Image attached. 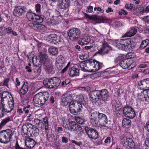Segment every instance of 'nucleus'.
<instances>
[{
  "instance_id": "obj_1",
  "label": "nucleus",
  "mask_w": 149,
  "mask_h": 149,
  "mask_svg": "<svg viewBox=\"0 0 149 149\" xmlns=\"http://www.w3.org/2000/svg\"><path fill=\"white\" fill-rule=\"evenodd\" d=\"M75 100L71 102L69 105V109L73 114L77 115L82 110L83 105L85 106L87 103L86 97L82 95L76 96Z\"/></svg>"
},
{
  "instance_id": "obj_2",
  "label": "nucleus",
  "mask_w": 149,
  "mask_h": 149,
  "mask_svg": "<svg viewBox=\"0 0 149 149\" xmlns=\"http://www.w3.org/2000/svg\"><path fill=\"white\" fill-rule=\"evenodd\" d=\"M90 96L94 102L97 103L99 105L109 101L110 98V93L106 89L95 90L91 91Z\"/></svg>"
},
{
  "instance_id": "obj_3",
  "label": "nucleus",
  "mask_w": 149,
  "mask_h": 149,
  "mask_svg": "<svg viewBox=\"0 0 149 149\" xmlns=\"http://www.w3.org/2000/svg\"><path fill=\"white\" fill-rule=\"evenodd\" d=\"M90 119L92 124L95 126L100 125L107 127L106 125L108 122L107 117L103 113L97 111L92 112L91 114Z\"/></svg>"
},
{
  "instance_id": "obj_4",
  "label": "nucleus",
  "mask_w": 149,
  "mask_h": 149,
  "mask_svg": "<svg viewBox=\"0 0 149 149\" xmlns=\"http://www.w3.org/2000/svg\"><path fill=\"white\" fill-rule=\"evenodd\" d=\"M49 97V93L46 91L37 94L34 96L33 99L34 105L38 107L42 106L48 100Z\"/></svg>"
},
{
  "instance_id": "obj_5",
  "label": "nucleus",
  "mask_w": 149,
  "mask_h": 149,
  "mask_svg": "<svg viewBox=\"0 0 149 149\" xmlns=\"http://www.w3.org/2000/svg\"><path fill=\"white\" fill-rule=\"evenodd\" d=\"M14 133L10 129L1 131L0 132V142L3 144H8L11 142L13 139Z\"/></svg>"
},
{
  "instance_id": "obj_6",
  "label": "nucleus",
  "mask_w": 149,
  "mask_h": 149,
  "mask_svg": "<svg viewBox=\"0 0 149 149\" xmlns=\"http://www.w3.org/2000/svg\"><path fill=\"white\" fill-rule=\"evenodd\" d=\"M116 42V41H115L109 38L104 39L102 43V47L97 53L102 55L108 53L109 50H112V48L108 45V43L115 46Z\"/></svg>"
},
{
  "instance_id": "obj_7",
  "label": "nucleus",
  "mask_w": 149,
  "mask_h": 149,
  "mask_svg": "<svg viewBox=\"0 0 149 149\" xmlns=\"http://www.w3.org/2000/svg\"><path fill=\"white\" fill-rule=\"evenodd\" d=\"M63 125L66 130L76 132L81 135L83 133V128L75 122L71 121L69 122L68 124H63Z\"/></svg>"
},
{
  "instance_id": "obj_8",
  "label": "nucleus",
  "mask_w": 149,
  "mask_h": 149,
  "mask_svg": "<svg viewBox=\"0 0 149 149\" xmlns=\"http://www.w3.org/2000/svg\"><path fill=\"white\" fill-rule=\"evenodd\" d=\"M61 82L60 79L56 77L45 78L43 81V84L46 87L50 89L58 87Z\"/></svg>"
},
{
  "instance_id": "obj_9",
  "label": "nucleus",
  "mask_w": 149,
  "mask_h": 149,
  "mask_svg": "<svg viewBox=\"0 0 149 149\" xmlns=\"http://www.w3.org/2000/svg\"><path fill=\"white\" fill-rule=\"evenodd\" d=\"M81 31L78 28H72L68 31V35L70 40L75 41L77 40L79 37Z\"/></svg>"
},
{
  "instance_id": "obj_10",
  "label": "nucleus",
  "mask_w": 149,
  "mask_h": 149,
  "mask_svg": "<svg viewBox=\"0 0 149 149\" xmlns=\"http://www.w3.org/2000/svg\"><path fill=\"white\" fill-rule=\"evenodd\" d=\"M26 17L30 21H38L39 22H43L45 19V16L42 15H38L31 12L27 13Z\"/></svg>"
},
{
  "instance_id": "obj_11",
  "label": "nucleus",
  "mask_w": 149,
  "mask_h": 149,
  "mask_svg": "<svg viewBox=\"0 0 149 149\" xmlns=\"http://www.w3.org/2000/svg\"><path fill=\"white\" fill-rule=\"evenodd\" d=\"M123 114L126 117L130 119L134 118L136 114L134 109L128 105L125 106L123 109Z\"/></svg>"
},
{
  "instance_id": "obj_12",
  "label": "nucleus",
  "mask_w": 149,
  "mask_h": 149,
  "mask_svg": "<svg viewBox=\"0 0 149 149\" xmlns=\"http://www.w3.org/2000/svg\"><path fill=\"white\" fill-rule=\"evenodd\" d=\"M121 143L123 146L127 148H132L135 146V143L133 140L130 138H127L124 136L121 139Z\"/></svg>"
},
{
  "instance_id": "obj_13",
  "label": "nucleus",
  "mask_w": 149,
  "mask_h": 149,
  "mask_svg": "<svg viewBox=\"0 0 149 149\" xmlns=\"http://www.w3.org/2000/svg\"><path fill=\"white\" fill-rule=\"evenodd\" d=\"M84 128L88 137L94 139H97L98 137V133L93 128L88 127L87 126L85 127L82 126Z\"/></svg>"
},
{
  "instance_id": "obj_14",
  "label": "nucleus",
  "mask_w": 149,
  "mask_h": 149,
  "mask_svg": "<svg viewBox=\"0 0 149 149\" xmlns=\"http://www.w3.org/2000/svg\"><path fill=\"white\" fill-rule=\"evenodd\" d=\"M76 96H74V94L71 95L70 94H63L62 96L61 100V104L63 106H66L72 102V98H73L74 99Z\"/></svg>"
},
{
  "instance_id": "obj_15",
  "label": "nucleus",
  "mask_w": 149,
  "mask_h": 149,
  "mask_svg": "<svg viewBox=\"0 0 149 149\" xmlns=\"http://www.w3.org/2000/svg\"><path fill=\"white\" fill-rule=\"evenodd\" d=\"M14 104V100L13 97H10L8 103L2 107L5 113H10L13 109Z\"/></svg>"
},
{
  "instance_id": "obj_16",
  "label": "nucleus",
  "mask_w": 149,
  "mask_h": 149,
  "mask_svg": "<svg viewBox=\"0 0 149 149\" xmlns=\"http://www.w3.org/2000/svg\"><path fill=\"white\" fill-rule=\"evenodd\" d=\"M137 98L139 100L142 101L148 102V97L149 94V91L143 90H138Z\"/></svg>"
},
{
  "instance_id": "obj_17",
  "label": "nucleus",
  "mask_w": 149,
  "mask_h": 149,
  "mask_svg": "<svg viewBox=\"0 0 149 149\" xmlns=\"http://www.w3.org/2000/svg\"><path fill=\"white\" fill-rule=\"evenodd\" d=\"M26 8L24 6H18L16 7L14 10V15L17 16L23 15L26 12Z\"/></svg>"
},
{
  "instance_id": "obj_18",
  "label": "nucleus",
  "mask_w": 149,
  "mask_h": 149,
  "mask_svg": "<svg viewBox=\"0 0 149 149\" xmlns=\"http://www.w3.org/2000/svg\"><path fill=\"white\" fill-rule=\"evenodd\" d=\"M87 61V63H89L91 66H93L94 70L95 71H97L102 67V64L95 60H91V61Z\"/></svg>"
},
{
  "instance_id": "obj_19",
  "label": "nucleus",
  "mask_w": 149,
  "mask_h": 149,
  "mask_svg": "<svg viewBox=\"0 0 149 149\" xmlns=\"http://www.w3.org/2000/svg\"><path fill=\"white\" fill-rule=\"evenodd\" d=\"M65 64V60L63 56L61 55L59 56L56 58V66L57 68L61 70Z\"/></svg>"
},
{
  "instance_id": "obj_20",
  "label": "nucleus",
  "mask_w": 149,
  "mask_h": 149,
  "mask_svg": "<svg viewBox=\"0 0 149 149\" xmlns=\"http://www.w3.org/2000/svg\"><path fill=\"white\" fill-rule=\"evenodd\" d=\"M126 39H120L116 41L115 46L121 50H125L126 48Z\"/></svg>"
},
{
  "instance_id": "obj_21",
  "label": "nucleus",
  "mask_w": 149,
  "mask_h": 149,
  "mask_svg": "<svg viewBox=\"0 0 149 149\" xmlns=\"http://www.w3.org/2000/svg\"><path fill=\"white\" fill-rule=\"evenodd\" d=\"M70 4V0H61V2H59L58 6L60 9H65L69 7Z\"/></svg>"
},
{
  "instance_id": "obj_22",
  "label": "nucleus",
  "mask_w": 149,
  "mask_h": 149,
  "mask_svg": "<svg viewBox=\"0 0 149 149\" xmlns=\"http://www.w3.org/2000/svg\"><path fill=\"white\" fill-rule=\"evenodd\" d=\"M36 144V141L31 138H28L25 139V145L29 148H33Z\"/></svg>"
},
{
  "instance_id": "obj_23",
  "label": "nucleus",
  "mask_w": 149,
  "mask_h": 149,
  "mask_svg": "<svg viewBox=\"0 0 149 149\" xmlns=\"http://www.w3.org/2000/svg\"><path fill=\"white\" fill-rule=\"evenodd\" d=\"M90 42L89 37L87 34H85L81 38L79 41V44L81 45L88 44Z\"/></svg>"
},
{
  "instance_id": "obj_24",
  "label": "nucleus",
  "mask_w": 149,
  "mask_h": 149,
  "mask_svg": "<svg viewBox=\"0 0 149 149\" xmlns=\"http://www.w3.org/2000/svg\"><path fill=\"white\" fill-rule=\"evenodd\" d=\"M119 65L123 69L128 68V69H130L132 68V67H130L131 65L128 59H125L121 61Z\"/></svg>"
},
{
  "instance_id": "obj_25",
  "label": "nucleus",
  "mask_w": 149,
  "mask_h": 149,
  "mask_svg": "<svg viewBox=\"0 0 149 149\" xmlns=\"http://www.w3.org/2000/svg\"><path fill=\"white\" fill-rule=\"evenodd\" d=\"M28 84L27 82L25 81L24 82L21 88L19 89V93L22 95H25L28 92Z\"/></svg>"
},
{
  "instance_id": "obj_26",
  "label": "nucleus",
  "mask_w": 149,
  "mask_h": 149,
  "mask_svg": "<svg viewBox=\"0 0 149 149\" xmlns=\"http://www.w3.org/2000/svg\"><path fill=\"white\" fill-rule=\"evenodd\" d=\"M138 90L147 91L146 79H144L139 81L137 84Z\"/></svg>"
},
{
  "instance_id": "obj_27",
  "label": "nucleus",
  "mask_w": 149,
  "mask_h": 149,
  "mask_svg": "<svg viewBox=\"0 0 149 149\" xmlns=\"http://www.w3.org/2000/svg\"><path fill=\"white\" fill-rule=\"evenodd\" d=\"M68 73L70 77L77 76L79 75V70L77 68L72 67L69 69Z\"/></svg>"
},
{
  "instance_id": "obj_28",
  "label": "nucleus",
  "mask_w": 149,
  "mask_h": 149,
  "mask_svg": "<svg viewBox=\"0 0 149 149\" xmlns=\"http://www.w3.org/2000/svg\"><path fill=\"white\" fill-rule=\"evenodd\" d=\"M42 22H38V21H36L35 22L29 23L28 25L29 27L31 29L38 31L39 24H40V23Z\"/></svg>"
},
{
  "instance_id": "obj_29",
  "label": "nucleus",
  "mask_w": 149,
  "mask_h": 149,
  "mask_svg": "<svg viewBox=\"0 0 149 149\" xmlns=\"http://www.w3.org/2000/svg\"><path fill=\"white\" fill-rule=\"evenodd\" d=\"M42 22H38V21H36L35 22L29 23L28 25L29 27L31 29L38 31L39 24H40V23Z\"/></svg>"
},
{
  "instance_id": "obj_30",
  "label": "nucleus",
  "mask_w": 149,
  "mask_h": 149,
  "mask_svg": "<svg viewBox=\"0 0 149 149\" xmlns=\"http://www.w3.org/2000/svg\"><path fill=\"white\" fill-rule=\"evenodd\" d=\"M136 32V30L134 27H132L130 29L129 32L125 33L124 36L125 37H130L134 35Z\"/></svg>"
},
{
  "instance_id": "obj_31",
  "label": "nucleus",
  "mask_w": 149,
  "mask_h": 149,
  "mask_svg": "<svg viewBox=\"0 0 149 149\" xmlns=\"http://www.w3.org/2000/svg\"><path fill=\"white\" fill-rule=\"evenodd\" d=\"M30 134H33L34 136H36L39 134V131L37 127L35 125H33L32 127V128L31 129Z\"/></svg>"
},
{
  "instance_id": "obj_32",
  "label": "nucleus",
  "mask_w": 149,
  "mask_h": 149,
  "mask_svg": "<svg viewBox=\"0 0 149 149\" xmlns=\"http://www.w3.org/2000/svg\"><path fill=\"white\" fill-rule=\"evenodd\" d=\"M48 52L52 56H55L58 54V49L55 47H51L48 49Z\"/></svg>"
},
{
  "instance_id": "obj_33",
  "label": "nucleus",
  "mask_w": 149,
  "mask_h": 149,
  "mask_svg": "<svg viewBox=\"0 0 149 149\" xmlns=\"http://www.w3.org/2000/svg\"><path fill=\"white\" fill-rule=\"evenodd\" d=\"M53 19H51L50 21L48 22V24L49 26H53L58 24L59 23V20L57 19L56 17Z\"/></svg>"
},
{
  "instance_id": "obj_34",
  "label": "nucleus",
  "mask_w": 149,
  "mask_h": 149,
  "mask_svg": "<svg viewBox=\"0 0 149 149\" xmlns=\"http://www.w3.org/2000/svg\"><path fill=\"white\" fill-rule=\"evenodd\" d=\"M45 134L47 140L49 142H54L53 134H52L51 133L47 131L45 132Z\"/></svg>"
},
{
  "instance_id": "obj_35",
  "label": "nucleus",
  "mask_w": 149,
  "mask_h": 149,
  "mask_svg": "<svg viewBox=\"0 0 149 149\" xmlns=\"http://www.w3.org/2000/svg\"><path fill=\"white\" fill-rule=\"evenodd\" d=\"M39 57L40 61L43 63H45L48 60V56L47 55L45 54L40 53L39 55Z\"/></svg>"
},
{
  "instance_id": "obj_36",
  "label": "nucleus",
  "mask_w": 149,
  "mask_h": 149,
  "mask_svg": "<svg viewBox=\"0 0 149 149\" xmlns=\"http://www.w3.org/2000/svg\"><path fill=\"white\" fill-rule=\"evenodd\" d=\"M122 125L124 127L129 126L131 124L130 120L126 118H124L122 120Z\"/></svg>"
},
{
  "instance_id": "obj_37",
  "label": "nucleus",
  "mask_w": 149,
  "mask_h": 149,
  "mask_svg": "<svg viewBox=\"0 0 149 149\" xmlns=\"http://www.w3.org/2000/svg\"><path fill=\"white\" fill-rule=\"evenodd\" d=\"M10 120V118L7 117L3 120L0 123V130Z\"/></svg>"
},
{
  "instance_id": "obj_38",
  "label": "nucleus",
  "mask_w": 149,
  "mask_h": 149,
  "mask_svg": "<svg viewBox=\"0 0 149 149\" xmlns=\"http://www.w3.org/2000/svg\"><path fill=\"white\" fill-rule=\"evenodd\" d=\"M149 44V40L148 39H146L142 42L139 48L141 49H143L145 48Z\"/></svg>"
},
{
  "instance_id": "obj_39",
  "label": "nucleus",
  "mask_w": 149,
  "mask_h": 149,
  "mask_svg": "<svg viewBox=\"0 0 149 149\" xmlns=\"http://www.w3.org/2000/svg\"><path fill=\"white\" fill-rule=\"evenodd\" d=\"M42 124L44 125L45 129L46 130H48L49 129V124L48 119L47 117H45L43 120Z\"/></svg>"
},
{
  "instance_id": "obj_40",
  "label": "nucleus",
  "mask_w": 149,
  "mask_h": 149,
  "mask_svg": "<svg viewBox=\"0 0 149 149\" xmlns=\"http://www.w3.org/2000/svg\"><path fill=\"white\" fill-rule=\"evenodd\" d=\"M22 131L24 134L26 135L29 134V132H31L30 130H29L28 128L26 127V125H24L22 126Z\"/></svg>"
},
{
  "instance_id": "obj_41",
  "label": "nucleus",
  "mask_w": 149,
  "mask_h": 149,
  "mask_svg": "<svg viewBox=\"0 0 149 149\" xmlns=\"http://www.w3.org/2000/svg\"><path fill=\"white\" fill-rule=\"evenodd\" d=\"M31 105L29 104L27 105H25L24 107L23 108V110L25 112V113H28L30 112H31Z\"/></svg>"
},
{
  "instance_id": "obj_42",
  "label": "nucleus",
  "mask_w": 149,
  "mask_h": 149,
  "mask_svg": "<svg viewBox=\"0 0 149 149\" xmlns=\"http://www.w3.org/2000/svg\"><path fill=\"white\" fill-rule=\"evenodd\" d=\"M46 27L45 25L42 24L41 23H40V24H39L38 31L39 32H43L46 30Z\"/></svg>"
},
{
  "instance_id": "obj_43",
  "label": "nucleus",
  "mask_w": 149,
  "mask_h": 149,
  "mask_svg": "<svg viewBox=\"0 0 149 149\" xmlns=\"http://www.w3.org/2000/svg\"><path fill=\"white\" fill-rule=\"evenodd\" d=\"M75 120L79 124L83 125L84 124L85 122V120L79 117H76Z\"/></svg>"
},
{
  "instance_id": "obj_44",
  "label": "nucleus",
  "mask_w": 149,
  "mask_h": 149,
  "mask_svg": "<svg viewBox=\"0 0 149 149\" xmlns=\"http://www.w3.org/2000/svg\"><path fill=\"white\" fill-rule=\"evenodd\" d=\"M46 68L48 71L50 73H52L54 72V66L50 64L48 65Z\"/></svg>"
},
{
  "instance_id": "obj_45",
  "label": "nucleus",
  "mask_w": 149,
  "mask_h": 149,
  "mask_svg": "<svg viewBox=\"0 0 149 149\" xmlns=\"http://www.w3.org/2000/svg\"><path fill=\"white\" fill-rule=\"evenodd\" d=\"M126 46L128 49L130 48L131 44L133 42V40L130 39H126Z\"/></svg>"
},
{
  "instance_id": "obj_46",
  "label": "nucleus",
  "mask_w": 149,
  "mask_h": 149,
  "mask_svg": "<svg viewBox=\"0 0 149 149\" xmlns=\"http://www.w3.org/2000/svg\"><path fill=\"white\" fill-rule=\"evenodd\" d=\"M56 35L55 34H51L48 36V38L49 39V40L51 42H53L54 40H55L56 36Z\"/></svg>"
},
{
  "instance_id": "obj_47",
  "label": "nucleus",
  "mask_w": 149,
  "mask_h": 149,
  "mask_svg": "<svg viewBox=\"0 0 149 149\" xmlns=\"http://www.w3.org/2000/svg\"><path fill=\"white\" fill-rule=\"evenodd\" d=\"M136 10L137 11L140 13H144V8L143 6L139 5L137 7Z\"/></svg>"
},
{
  "instance_id": "obj_48",
  "label": "nucleus",
  "mask_w": 149,
  "mask_h": 149,
  "mask_svg": "<svg viewBox=\"0 0 149 149\" xmlns=\"http://www.w3.org/2000/svg\"><path fill=\"white\" fill-rule=\"evenodd\" d=\"M51 10L50 9H48L47 11H45L44 14L46 17L49 18L50 17V14L51 13Z\"/></svg>"
},
{
  "instance_id": "obj_49",
  "label": "nucleus",
  "mask_w": 149,
  "mask_h": 149,
  "mask_svg": "<svg viewBox=\"0 0 149 149\" xmlns=\"http://www.w3.org/2000/svg\"><path fill=\"white\" fill-rule=\"evenodd\" d=\"M1 98H8V93L7 91L3 92L2 94L0 95Z\"/></svg>"
},
{
  "instance_id": "obj_50",
  "label": "nucleus",
  "mask_w": 149,
  "mask_h": 149,
  "mask_svg": "<svg viewBox=\"0 0 149 149\" xmlns=\"http://www.w3.org/2000/svg\"><path fill=\"white\" fill-rule=\"evenodd\" d=\"M1 103L2 105V106H3L8 103V98H1Z\"/></svg>"
},
{
  "instance_id": "obj_51",
  "label": "nucleus",
  "mask_w": 149,
  "mask_h": 149,
  "mask_svg": "<svg viewBox=\"0 0 149 149\" xmlns=\"http://www.w3.org/2000/svg\"><path fill=\"white\" fill-rule=\"evenodd\" d=\"M87 10L86 11V12L87 13H92L93 12V7L89 6L87 8Z\"/></svg>"
},
{
  "instance_id": "obj_52",
  "label": "nucleus",
  "mask_w": 149,
  "mask_h": 149,
  "mask_svg": "<svg viewBox=\"0 0 149 149\" xmlns=\"http://www.w3.org/2000/svg\"><path fill=\"white\" fill-rule=\"evenodd\" d=\"M70 81V80L69 79H65V80L63 81L61 83V85L63 86H65L69 84Z\"/></svg>"
},
{
  "instance_id": "obj_53",
  "label": "nucleus",
  "mask_w": 149,
  "mask_h": 149,
  "mask_svg": "<svg viewBox=\"0 0 149 149\" xmlns=\"http://www.w3.org/2000/svg\"><path fill=\"white\" fill-rule=\"evenodd\" d=\"M35 9L37 13H39L40 11L41 5L39 4H37L35 5Z\"/></svg>"
},
{
  "instance_id": "obj_54",
  "label": "nucleus",
  "mask_w": 149,
  "mask_h": 149,
  "mask_svg": "<svg viewBox=\"0 0 149 149\" xmlns=\"http://www.w3.org/2000/svg\"><path fill=\"white\" fill-rule=\"evenodd\" d=\"M87 61H91V60H86V65H85L84 69H82V70L84 72H86L88 71V69H87L88 67L87 66V65H89V63H87Z\"/></svg>"
},
{
  "instance_id": "obj_55",
  "label": "nucleus",
  "mask_w": 149,
  "mask_h": 149,
  "mask_svg": "<svg viewBox=\"0 0 149 149\" xmlns=\"http://www.w3.org/2000/svg\"><path fill=\"white\" fill-rule=\"evenodd\" d=\"M85 65H86V60L81 61L80 63L79 66L82 70L84 69Z\"/></svg>"
},
{
  "instance_id": "obj_56",
  "label": "nucleus",
  "mask_w": 149,
  "mask_h": 149,
  "mask_svg": "<svg viewBox=\"0 0 149 149\" xmlns=\"http://www.w3.org/2000/svg\"><path fill=\"white\" fill-rule=\"evenodd\" d=\"M136 55L134 53L131 52L127 54L128 57L129 58H134L135 57Z\"/></svg>"
},
{
  "instance_id": "obj_57",
  "label": "nucleus",
  "mask_w": 149,
  "mask_h": 149,
  "mask_svg": "<svg viewBox=\"0 0 149 149\" xmlns=\"http://www.w3.org/2000/svg\"><path fill=\"white\" fill-rule=\"evenodd\" d=\"M5 112L2 107H0V118H2L4 116Z\"/></svg>"
},
{
  "instance_id": "obj_58",
  "label": "nucleus",
  "mask_w": 149,
  "mask_h": 149,
  "mask_svg": "<svg viewBox=\"0 0 149 149\" xmlns=\"http://www.w3.org/2000/svg\"><path fill=\"white\" fill-rule=\"evenodd\" d=\"M94 10L95 11H98L100 12L101 13H102L104 10L103 9H101L100 7H95L94 9Z\"/></svg>"
},
{
  "instance_id": "obj_59",
  "label": "nucleus",
  "mask_w": 149,
  "mask_h": 149,
  "mask_svg": "<svg viewBox=\"0 0 149 149\" xmlns=\"http://www.w3.org/2000/svg\"><path fill=\"white\" fill-rule=\"evenodd\" d=\"M10 79L9 78H6L4 81L3 85L6 86L8 87V83L9 82Z\"/></svg>"
},
{
  "instance_id": "obj_60",
  "label": "nucleus",
  "mask_w": 149,
  "mask_h": 149,
  "mask_svg": "<svg viewBox=\"0 0 149 149\" xmlns=\"http://www.w3.org/2000/svg\"><path fill=\"white\" fill-rule=\"evenodd\" d=\"M70 64V62H69L68 63L66 67L61 71V73H63L67 71V70L69 68V66Z\"/></svg>"
},
{
  "instance_id": "obj_61",
  "label": "nucleus",
  "mask_w": 149,
  "mask_h": 149,
  "mask_svg": "<svg viewBox=\"0 0 149 149\" xmlns=\"http://www.w3.org/2000/svg\"><path fill=\"white\" fill-rule=\"evenodd\" d=\"M71 141L72 143H74L78 146H80L82 144V142L81 141L78 142L73 140H72Z\"/></svg>"
},
{
  "instance_id": "obj_62",
  "label": "nucleus",
  "mask_w": 149,
  "mask_h": 149,
  "mask_svg": "<svg viewBox=\"0 0 149 149\" xmlns=\"http://www.w3.org/2000/svg\"><path fill=\"white\" fill-rule=\"evenodd\" d=\"M146 79L147 91H149V78Z\"/></svg>"
},
{
  "instance_id": "obj_63",
  "label": "nucleus",
  "mask_w": 149,
  "mask_h": 149,
  "mask_svg": "<svg viewBox=\"0 0 149 149\" xmlns=\"http://www.w3.org/2000/svg\"><path fill=\"white\" fill-rule=\"evenodd\" d=\"M6 30L8 34H10L13 32V30L10 27H8L6 29Z\"/></svg>"
},
{
  "instance_id": "obj_64",
  "label": "nucleus",
  "mask_w": 149,
  "mask_h": 149,
  "mask_svg": "<svg viewBox=\"0 0 149 149\" xmlns=\"http://www.w3.org/2000/svg\"><path fill=\"white\" fill-rule=\"evenodd\" d=\"M144 128L146 130L149 132V121L147 122L145 125Z\"/></svg>"
}]
</instances>
